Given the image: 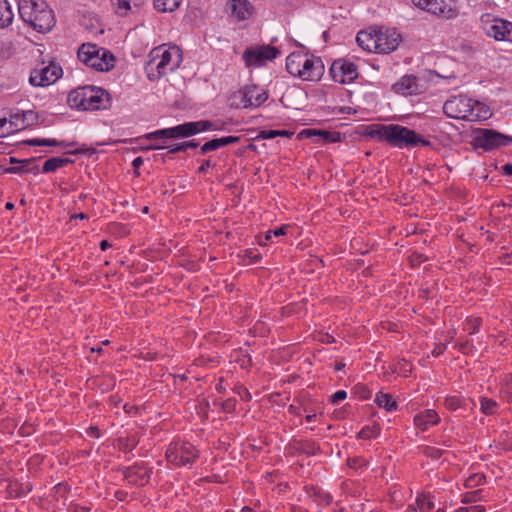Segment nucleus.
<instances>
[{
  "label": "nucleus",
  "mask_w": 512,
  "mask_h": 512,
  "mask_svg": "<svg viewBox=\"0 0 512 512\" xmlns=\"http://www.w3.org/2000/svg\"><path fill=\"white\" fill-rule=\"evenodd\" d=\"M364 135L397 148H410L418 145L431 146L429 140L424 139L414 130L398 124H370L365 127Z\"/></svg>",
  "instance_id": "obj_1"
},
{
  "label": "nucleus",
  "mask_w": 512,
  "mask_h": 512,
  "mask_svg": "<svg viewBox=\"0 0 512 512\" xmlns=\"http://www.w3.org/2000/svg\"><path fill=\"white\" fill-rule=\"evenodd\" d=\"M181 62L182 51L178 46H158L152 49L148 55V61L145 65L147 77L152 81L157 80L175 71Z\"/></svg>",
  "instance_id": "obj_2"
},
{
  "label": "nucleus",
  "mask_w": 512,
  "mask_h": 512,
  "mask_svg": "<svg viewBox=\"0 0 512 512\" xmlns=\"http://www.w3.org/2000/svg\"><path fill=\"white\" fill-rule=\"evenodd\" d=\"M443 112L449 118L470 122L483 121L491 116L487 105L464 95L453 96L446 100Z\"/></svg>",
  "instance_id": "obj_3"
},
{
  "label": "nucleus",
  "mask_w": 512,
  "mask_h": 512,
  "mask_svg": "<svg viewBox=\"0 0 512 512\" xmlns=\"http://www.w3.org/2000/svg\"><path fill=\"white\" fill-rule=\"evenodd\" d=\"M18 12L25 23L40 33L50 31L56 22L53 10L45 0H19Z\"/></svg>",
  "instance_id": "obj_4"
},
{
  "label": "nucleus",
  "mask_w": 512,
  "mask_h": 512,
  "mask_svg": "<svg viewBox=\"0 0 512 512\" xmlns=\"http://www.w3.org/2000/svg\"><path fill=\"white\" fill-rule=\"evenodd\" d=\"M289 74L305 81H318L324 74L321 58L302 51L292 52L286 59Z\"/></svg>",
  "instance_id": "obj_5"
},
{
  "label": "nucleus",
  "mask_w": 512,
  "mask_h": 512,
  "mask_svg": "<svg viewBox=\"0 0 512 512\" xmlns=\"http://www.w3.org/2000/svg\"><path fill=\"white\" fill-rule=\"evenodd\" d=\"M69 106L77 110H100L110 107L109 93L98 87L83 86L72 90L67 97Z\"/></svg>",
  "instance_id": "obj_6"
},
{
  "label": "nucleus",
  "mask_w": 512,
  "mask_h": 512,
  "mask_svg": "<svg viewBox=\"0 0 512 512\" xmlns=\"http://www.w3.org/2000/svg\"><path fill=\"white\" fill-rule=\"evenodd\" d=\"M213 122L200 120L195 122H186L174 127L159 129L144 135L146 139H177L187 138L203 131L215 130Z\"/></svg>",
  "instance_id": "obj_7"
},
{
  "label": "nucleus",
  "mask_w": 512,
  "mask_h": 512,
  "mask_svg": "<svg viewBox=\"0 0 512 512\" xmlns=\"http://www.w3.org/2000/svg\"><path fill=\"white\" fill-rule=\"evenodd\" d=\"M268 99L266 90L255 84H246L229 97L233 108H256Z\"/></svg>",
  "instance_id": "obj_8"
},
{
  "label": "nucleus",
  "mask_w": 512,
  "mask_h": 512,
  "mask_svg": "<svg viewBox=\"0 0 512 512\" xmlns=\"http://www.w3.org/2000/svg\"><path fill=\"white\" fill-rule=\"evenodd\" d=\"M165 457L174 467H191L198 459L199 451L190 442L176 440L169 444Z\"/></svg>",
  "instance_id": "obj_9"
},
{
  "label": "nucleus",
  "mask_w": 512,
  "mask_h": 512,
  "mask_svg": "<svg viewBox=\"0 0 512 512\" xmlns=\"http://www.w3.org/2000/svg\"><path fill=\"white\" fill-rule=\"evenodd\" d=\"M480 24L486 36L496 41L512 43V22L491 13H485L480 17Z\"/></svg>",
  "instance_id": "obj_10"
},
{
  "label": "nucleus",
  "mask_w": 512,
  "mask_h": 512,
  "mask_svg": "<svg viewBox=\"0 0 512 512\" xmlns=\"http://www.w3.org/2000/svg\"><path fill=\"white\" fill-rule=\"evenodd\" d=\"M473 146L485 151L497 149L512 143V136L502 134L496 130L480 128L473 133Z\"/></svg>",
  "instance_id": "obj_11"
},
{
  "label": "nucleus",
  "mask_w": 512,
  "mask_h": 512,
  "mask_svg": "<svg viewBox=\"0 0 512 512\" xmlns=\"http://www.w3.org/2000/svg\"><path fill=\"white\" fill-rule=\"evenodd\" d=\"M280 55L278 48L271 45H259L247 48L243 55V61L247 67H261Z\"/></svg>",
  "instance_id": "obj_12"
},
{
  "label": "nucleus",
  "mask_w": 512,
  "mask_h": 512,
  "mask_svg": "<svg viewBox=\"0 0 512 512\" xmlns=\"http://www.w3.org/2000/svg\"><path fill=\"white\" fill-rule=\"evenodd\" d=\"M62 75V68L54 62L48 65L41 63L30 74L29 82L35 87H44L53 84Z\"/></svg>",
  "instance_id": "obj_13"
},
{
  "label": "nucleus",
  "mask_w": 512,
  "mask_h": 512,
  "mask_svg": "<svg viewBox=\"0 0 512 512\" xmlns=\"http://www.w3.org/2000/svg\"><path fill=\"white\" fill-rule=\"evenodd\" d=\"M330 75L335 82L351 83L358 76L357 67L353 62L339 59L332 63Z\"/></svg>",
  "instance_id": "obj_14"
},
{
  "label": "nucleus",
  "mask_w": 512,
  "mask_h": 512,
  "mask_svg": "<svg viewBox=\"0 0 512 512\" xmlns=\"http://www.w3.org/2000/svg\"><path fill=\"white\" fill-rule=\"evenodd\" d=\"M376 53L388 54L394 51L401 40L400 34L395 30L379 28L375 29Z\"/></svg>",
  "instance_id": "obj_15"
},
{
  "label": "nucleus",
  "mask_w": 512,
  "mask_h": 512,
  "mask_svg": "<svg viewBox=\"0 0 512 512\" xmlns=\"http://www.w3.org/2000/svg\"><path fill=\"white\" fill-rule=\"evenodd\" d=\"M302 138H315V143L328 144L341 141V133L320 129H304L299 133Z\"/></svg>",
  "instance_id": "obj_16"
},
{
  "label": "nucleus",
  "mask_w": 512,
  "mask_h": 512,
  "mask_svg": "<svg viewBox=\"0 0 512 512\" xmlns=\"http://www.w3.org/2000/svg\"><path fill=\"white\" fill-rule=\"evenodd\" d=\"M151 476V469L146 467L145 465L135 464L131 467H128L124 471L125 479L134 485L144 486L146 485Z\"/></svg>",
  "instance_id": "obj_17"
},
{
  "label": "nucleus",
  "mask_w": 512,
  "mask_h": 512,
  "mask_svg": "<svg viewBox=\"0 0 512 512\" xmlns=\"http://www.w3.org/2000/svg\"><path fill=\"white\" fill-rule=\"evenodd\" d=\"M230 15L237 21H245L254 14V7L248 0H231L228 2Z\"/></svg>",
  "instance_id": "obj_18"
},
{
  "label": "nucleus",
  "mask_w": 512,
  "mask_h": 512,
  "mask_svg": "<svg viewBox=\"0 0 512 512\" xmlns=\"http://www.w3.org/2000/svg\"><path fill=\"white\" fill-rule=\"evenodd\" d=\"M115 65V57L113 54L104 49L98 48V53H96L91 61L89 67L95 69L96 71H109Z\"/></svg>",
  "instance_id": "obj_19"
},
{
  "label": "nucleus",
  "mask_w": 512,
  "mask_h": 512,
  "mask_svg": "<svg viewBox=\"0 0 512 512\" xmlns=\"http://www.w3.org/2000/svg\"><path fill=\"white\" fill-rule=\"evenodd\" d=\"M424 10L444 19H453L458 15V11L446 0H431Z\"/></svg>",
  "instance_id": "obj_20"
},
{
  "label": "nucleus",
  "mask_w": 512,
  "mask_h": 512,
  "mask_svg": "<svg viewBox=\"0 0 512 512\" xmlns=\"http://www.w3.org/2000/svg\"><path fill=\"white\" fill-rule=\"evenodd\" d=\"M392 89L396 93L403 95L417 94L419 91V85L417 78L411 75H405L401 77L396 83L393 84Z\"/></svg>",
  "instance_id": "obj_21"
},
{
  "label": "nucleus",
  "mask_w": 512,
  "mask_h": 512,
  "mask_svg": "<svg viewBox=\"0 0 512 512\" xmlns=\"http://www.w3.org/2000/svg\"><path fill=\"white\" fill-rule=\"evenodd\" d=\"M440 417L433 409L424 410L414 416V424L421 431H426L430 426L438 424Z\"/></svg>",
  "instance_id": "obj_22"
},
{
  "label": "nucleus",
  "mask_w": 512,
  "mask_h": 512,
  "mask_svg": "<svg viewBox=\"0 0 512 512\" xmlns=\"http://www.w3.org/2000/svg\"><path fill=\"white\" fill-rule=\"evenodd\" d=\"M240 141V137L237 136H225L221 138H214L205 142L201 147L199 153L204 155L210 151H215L219 148L225 147L230 144H234Z\"/></svg>",
  "instance_id": "obj_23"
},
{
  "label": "nucleus",
  "mask_w": 512,
  "mask_h": 512,
  "mask_svg": "<svg viewBox=\"0 0 512 512\" xmlns=\"http://www.w3.org/2000/svg\"><path fill=\"white\" fill-rule=\"evenodd\" d=\"M374 35L375 29L362 30L358 32L356 41L363 50L376 53L377 45Z\"/></svg>",
  "instance_id": "obj_24"
},
{
  "label": "nucleus",
  "mask_w": 512,
  "mask_h": 512,
  "mask_svg": "<svg viewBox=\"0 0 512 512\" xmlns=\"http://www.w3.org/2000/svg\"><path fill=\"white\" fill-rule=\"evenodd\" d=\"M14 14L7 0H0V29L7 28L13 22Z\"/></svg>",
  "instance_id": "obj_25"
},
{
  "label": "nucleus",
  "mask_w": 512,
  "mask_h": 512,
  "mask_svg": "<svg viewBox=\"0 0 512 512\" xmlns=\"http://www.w3.org/2000/svg\"><path fill=\"white\" fill-rule=\"evenodd\" d=\"M98 53V47L94 44H82L78 49L77 55L79 60L89 67L94 55Z\"/></svg>",
  "instance_id": "obj_26"
},
{
  "label": "nucleus",
  "mask_w": 512,
  "mask_h": 512,
  "mask_svg": "<svg viewBox=\"0 0 512 512\" xmlns=\"http://www.w3.org/2000/svg\"><path fill=\"white\" fill-rule=\"evenodd\" d=\"M375 402L379 407L389 412L397 409V402L389 393L378 392L375 396Z\"/></svg>",
  "instance_id": "obj_27"
},
{
  "label": "nucleus",
  "mask_w": 512,
  "mask_h": 512,
  "mask_svg": "<svg viewBox=\"0 0 512 512\" xmlns=\"http://www.w3.org/2000/svg\"><path fill=\"white\" fill-rule=\"evenodd\" d=\"M70 162L71 160L68 158L52 157L44 162L42 171L43 173L54 172L57 169L64 167Z\"/></svg>",
  "instance_id": "obj_28"
},
{
  "label": "nucleus",
  "mask_w": 512,
  "mask_h": 512,
  "mask_svg": "<svg viewBox=\"0 0 512 512\" xmlns=\"http://www.w3.org/2000/svg\"><path fill=\"white\" fill-rule=\"evenodd\" d=\"M31 116H33L32 111L12 114L9 119L10 126H13L14 130L24 129L29 125V123L26 122L27 118Z\"/></svg>",
  "instance_id": "obj_29"
},
{
  "label": "nucleus",
  "mask_w": 512,
  "mask_h": 512,
  "mask_svg": "<svg viewBox=\"0 0 512 512\" xmlns=\"http://www.w3.org/2000/svg\"><path fill=\"white\" fill-rule=\"evenodd\" d=\"M181 2L182 0H153L155 9L160 12H173Z\"/></svg>",
  "instance_id": "obj_30"
},
{
  "label": "nucleus",
  "mask_w": 512,
  "mask_h": 512,
  "mask_svg": "<svg viewBox=\"0 0 512 512\" xmlns=\"http://www.w3.org/2000/svg\"><path fill=\"white\" fill-rule=\"evenodd\" d=\"M500 394L508 402H512V373L503 378Z\"/></svg>",
  "instance_id": "obj_31"
},
{
  "label": "nucleus",
  "mask_w": 512,
  "mask_h": 512,
  "mask_svg": "<svg viewBox=\"0 0 512 512\" xmlns=\"http://www.w3.org/2000/svg\"><path fill=\"white\" fill-rule=\"evenodd\" d=\"M416 506L420 512H430L434 510V502L427 495H418Z\"/></svg>",
  "instance_id": "obj_32"
},
{
  "label": "nucleus",
  "mask_w": 512,
  "mask_h": 512,
  "mask_svg": "<svg viewBox=\"0 0 512 512\" xmlns=\"http://www.w3.org/2000/svg\"><path fill=\"white\" fill-rule=\"evenodd\" d=\"M498 404L496 401L489 399L487 397H482L480 399V410L485 415H493L497 411Z\"/></svg>",
  "instance_id": "obj_33"
},
{
  "label": "nucleus",
  "mask_w": 512,
  "mask_h": 512,
  "mask_svg": "<svg viewBox=\"0 0 512 512\" xmlns=\"http://www.w3.org/2000/svg\"><path fill=\"white\" fill-rule=\"evenodd\" d=\"M485 475L483 473H473L469 475L464 482V486L469 489L476 488L485 482Z\"/></svg>",
  "instance_id": "obj_34"
},
{
  "label": "nucleus",
  "mask_w": 512,
  "mask_h": 512,
  "mask_svg": "<svg viewBox=\"0 0 512 512\" xmlns=\"http://www.w3.org/2000/svg\"><path fill=\"white\" fill-rule=\"evenodd\" d=\"M444 404L448 410L455 411L465 405V399L460 396H449L445 398Z\"/></svg>",
  "instance_id": "obj_35"
},
{
  "label": "nucleus",
  "mask_w": 512,
  "mask_h": 512,
  "mask_svg": "<svg viewBox=\"0 0 512 512\" xmlns=\"http://www.w3.org/2000/svg\"><path fill=\"white\" fill-rule=\"evenodd\" d=\"M498 445L504 451H512V433L503 431L499 435Z\"/></svg>",
  "instance_id": "obj_36"
},
{
  "label": "nucleus",
  "mask_w": 512,
  "mask_h": 512,
  "mask_svg": "<svg viewBox=\"0 0 512 512\" xmlns=\"http://www.w3.org/2000/svg\"><path fill=\"white\" fill-rule=\"evenodd\" d=\"M116 4L117 13L120 15H126L127 12L131 9V4L133 3L137 6V0H113Z\"/></svg>",
  "instance_id": "obj_37"
},
{
  "label": "nucleus",
  "mask_w": 512,
  "mask_h": 512,
  "mask_svg": "<svg viewBox=\"0 0 512 512\" xmlns=\"http://www.w3.org/2000/svg\"><path fill=\"white\" fill-rule=\"evenodd\" d=\"M137 443L138 441L135 437L119 438L118 440L119 449L124 452L132 451L136 447Z\"/></svg>",
  "instance_id": "obj_38"
},
{
  "label": "nucleus",
  "mask_w": 512,
  "mask_h": 512,
  "mask_svg": "<svg viewBox=\"0 0 512 512\" xmlns=\"http://www.w3.org/2000/svg\"><path fill=\"white\" fill-rule=\"evenodd\" d=\"M30 146H62L63 142H59L56 139H30L26 141Z\"/></svg>",
  "instance_id": "obj_39"
},
{
  "label": "nucleus",
  "mask_w": 512,
  "mask_h": 512,
  "mask_svg": "<svg viewBox=\"0 0 512 512\" xmlns=\"http://www.w3.org/2000/svg\"><path fill=\"white\" fill-rule=\"evenodd\" d=\"M412 371V365L405 359H401L398 361L397 366L394 369V372L402 375L403 377H407Z\"/></svg>",
  "instance_id": "obj_40"
},
{
  "label": "nucleus",
  "mask_w": 512,
  "mask_h": 512,
  "mask_svg": "<svg viewBox=\"0 0 512 512\" xmlns=\"http://www.w3.org/2000/svg\"><path fill=\"white\" fill-rule=\"evenodd\" d=\"M481 322L482 320L479 317L468 318L465 323V330L471 335L475 334L478 332Z\"/></svg>",
  "instance_id": "obj_41"
},
{
  "label": "nucleus",
  "mask_w": 512,
  "mask_h": 512,
  "mask_svg": "<svg viewBox=\"0 0 512 512\" xmlns=\"http://www.w3.org/2000/svg\"><path fill=\"white\" fill-rule=\"evenodd\" d=\"M379 433V428L378 427H369V426H366V427H363L357 434V437L359 439H371V438H374L378 435Z\"/></svg>",
  "instance_id": "obj_42"
},
{
  "label": "nucleus",
  "mask_w": 512,
  "mask_h": 512,
  "mask_svg": "<svg viewBox=\"0 0 512 512\" xmlns=\"http://www.w3.org/2000/svg\"><path fill=\"white\" fill-rule=\"evenodd\" d=\"M481 500H483L482 490H475L465 493L462 498V503H476Z\"/></svg>",
  "instance_id": "obj_43"
},
{
  "label": "nucleus",
  "mask_w": 512,
  "mask_h": 512,
  "mask_svg": "<svg viewBox=\"0 0 512 512\" xmlns=\"http://www.w3.org/2000/svg\"><path fill=\"white\" fill-rule=\"evenodd\" d=\"M142 140H147L144 136ZM151 141L149 144L143 147L144 150H160L166 148L165 142L167 139H148Z\"/></svg>",
  "instance_id": "obj_44"
},
{
  "label": "nucleus",
  "mask_w": 512,
  "mask_h": 512,
  "mask_svg": "<svg viewBox=\"0 0 512 512\" xmlns=\"http://www.w3.org/2000/svg\"><path fill=\"white\" fill-rule=\"evenodd\" d=\"M423 452L427 457H430L432 459H439L443 454V450L436 448L434 446H426Z\"/></svg>",
  "instance_id": "obj_45"
},
{
  "label": "nucleus",
  "mask_w": 512,
  "mask_h": 512,
  "mask_svg": "<svg viewBox=\"0 0 512 512\" xmlns=\"http://www.w3.org/2000/svg\"><path fill=\"white\" fill-rule=\"evenodd\" d=\"M301 449L304 452H306L307 454H313L314 455L319 450V447H317L314 443L307 441V442L302 443Z\"/></svg>",
  "instance_id": "obj_46"
},
{
  "label": "nucleus",
  "mask_w": 512,
  "mask_h": 512,
  "mask_svg": "<svg viewBox=\"0 0 512 512\" xmlns=\"http://www.w3.org/2000/svg\"><path fill=\"white\" fill-rule=\"evenodd\" d=\"M277 130H263L259 133L258 138L261 139H273L275 137H278Z\"/></svg>",
  "instance_id": "obj_47"
},
{
  "label": "nucleus",
  "mask_w": 512,
  "mask_h": 512,
  "mask_svg": "<svg viewBox=\"0 0 512 512\" xmlns=\"http://www.w3.org/2000/svg\"><path fill=\"white\" fill-rule=\"evenodd\" d=\"M347 397V393L344 390H338L331 396V402L333 404L338 403L339 401L344 400Z\"/></svg>",
  "instance_id": "obj_48"
},
{
  "label": "nucleus",
  "mask_w": 512,
  "mask_h": 512,
  "mask_svg": "<svg viewBox=\"0 0 512 512\" xmlns=\"http://www.w3.org/2000/svg\"><path fill=\"white\" fill-rule=\"evenodd\" d=\"M289 228V225H282L276 229H271L270 234H272L275 237L286 235Z\"/></svg>",
  "instance_id": "obj_49"
},
{
  "label": "nucleus",
  "mask_w": 512,
  "mask_h": 512,
  "mask_svg": "<svg viewBox=\"0 0 512 512\" xmlns=\"http://www.w3.org/2000/svg\"><path fill=\"white\" fill-rule=\"evenodd\" d=\"M366 461L363 458L348 459V465L352 468H360L366 466Z\"/></svg>",
  "instance_id": "obj_50"
},
{
  "label": "nucleus",
  "mask_w": 512,
  "mask_h": 512,
  "mask_svg": "<svg viewBox=\"0 0 512 512\" xmlns=\"http://www.w3.org/2000/svg\"><path fill=\"white\" fill-rule=\"evenodd\" d=\"M216 164L215 163H212L211 160L209 159H206V160H203L201 165L199 166L198 168V173L199 174H204L206 173V171L210 168V167H214Z\"/></svg>",
  "instance_id": "obj_51"
},
{
  "label": "nucleus",
  "mask_w": 512,
  "mask_h": 512,
  "mask_svg": "<svg viewBox=\"0 0 512 512\" xmlns=\"http://www.w3.org/2000/svg\"><path fill=\"white\" fill-rule=\"evenodd\" d=\"M446 350V344H438L435 346V348L431 351V354L435 357L441 355Z\"/></svg>",
  "instance_id": "obj_52"
},
{
  "label": "nucleus",
  "mask_w": 512,
  "mask_h": 512,
  "mask_svg": "<svg viewBox=\"0 0 512 512\" xmlns=\"http://www.w3.org/2000/svg\"><path fill=\"white\" fill-rule=\"evenodd\" d=\"M180 151H185L184 142L169 147V153H177Z\"/></svg>",
  "instance_id": "obj_53"
},
{
  "label": "nucleus",
  "mask_w": 512,
  "mask_h": 512,
  "mask_svg": "<svg viewBox=\"0 0 512 512\" xmlns=\"http://www.w3.org/2000/svg\"><path fill=\"white\" fill-rule=\"evenodd\" d=\"M430 1L431 0H412L413 4L422 10L429 5Z\"/></svg>",
  "instance_id": "obj_54"
},
{
  "label": "nucleus",
  "mask_w": 512,
  "mask_h": 512,
  "mask_svg": "<svg viewBox=\"0 0 512 512\" xmlns=\"http://www.w3.org/2000/svg\"><path fill=\"white\" fill-rule=\"evenodd\" d=\"M320 502L324 505H329L332 501V497L329 494H319Z\"/></svg>",
  "instance_id": "obj_55"
},
{
  "label": "nucleus",
  "mask_w": 512,
  "mask_h": 512,
  "mask_svg": "<svg viewBox=\"0 0 512 512\" xmlns=\"http://www.w3.org/2000/svg\"><path fill=\"white\" fill-rule=\"evenodd\" d=\"M467 510H469V512H485L486 511L485 507L482 505L467 506Z\"/></svg>",
  "instance_id": "obj_56"
},
{
  "label": "nucleus",
  "mask_w": 512,
  "mask_h": 512,
  "mask_svg": "<svg viewBox=\"0 0 512 512\" xmlns=\"http://www.w3.org/2000/svg\"><path fill=\"white\" fill-rule=\"evenodd\" d=\"M469 348H470V342L469 341H464V342L458 344V349L462 353H467Z\"/></svg>",
  "instance_id": "obj_57"
},
{
  "label": "nucleus",
  "mask_w": 512,
  "mask_h": 512,
  "mask_svg": "<svg viewBox=\"0 0 512 512\" xmlns=\"http://www.w3.org/2000/svg\"><path fill=\"white\" fill-rule=\"evenodd\" d=\"M143 158L142 157H136L133 162H132V166L135 168V169H138L140 168V166L143 165Z\"/></svg>",
  "instance_id": "obj_58"
},
{
  "label": "nucleus",
  "mask_w": 512,
  "mask_h": 512,
  "mask_svg": "<svg viewBox=\"0 0 512 512\" xmlns=\"http://www.w3.org/2000/svg\"><path fill=\"white\" fill-rule=\"evenodd\" d=\"M198 145L199 143L196 142L195 140L184 142L185 150H187L188 148H196Z\"/></svg>",
  "instance_id": "obj_59"
},
{
  "label": "nucleus",
  "mask_w": 512,
  "mask_h": 512,
  "mask_svg": "<svg viewBox=\"0 0 512 512\" xmlns=\"http://www.w3.org/2000/svg\"><path fill=\"white\" fill-rule=\"evenodd\" d=\"M277 132L279 133L278 136H281V137H292L293 136V132H290V131H287V130H277Z\"/></svg>",
  "instance_id": "obj_60"
},
{
  "label": "nucleus",
  "mask_w": 512,
  "mask_h": 512,
  "mask_svg": "<svg viewBox=\"0 0 512 512\" xmlns=\"http://www.w3.org/2000/svg\"><path fill=\"white\" fill-rule=\"evenodd\" d=\"M503 173L507 176L512 175V165L506 164L503 166Z\"/></svg>",
  "instance_id": "obj_61"
},
{
  "label": "nucleus",
  "mask_w": 512,
  "mask_h": 512,
  "mask_svg": "<svg viewBox=\"0 0 512 512\" xmlns=\"http://www.w3.org/2000/svg\"><path fill=\"white\" fill-rule=\"evenodd\" d=\"M322 342H326V343H333L335 342V339L333 336L329 335V334H325L322 339H321Z\"/></svg>",
  "instance_id": "obj_62"
},
{
  "label": "nucleus",
  "mask_w": 512,
  "mask_h": 512,
  "mask_svg": "<svg viewBox=\"0 0 512 512\" xmlns=\"http://www.w3.org/2000/svg\"><path fill=\"white\" fill-rule=\"evenodd\" d=\"M69 510L72 511V512H86L87 511L86 508L80 507L78 505L71 506L69 508Z\"/></svg>",
  "instance_id": "obj_63"
},
{
  "label": "nucleus",
  "mask_w": 512,
  "mask_h": 512,
  "mask_svg": "<svg viewBox=\"0 0 512 512\" xmlns=\"http://www.w3.org/2000/svg\"><path fill=\"white\" fill-rule=\"evenodd\" d=\"M111 244L107 240H102L100 243V249L102 251H105L106 249L110 248Z\"/></svg>",
  "instance_id": "obj_64"
}]
</instances>
